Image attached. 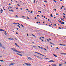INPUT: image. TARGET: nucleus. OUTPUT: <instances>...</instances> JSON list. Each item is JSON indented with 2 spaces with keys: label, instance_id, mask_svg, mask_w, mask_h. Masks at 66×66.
I'll list each match as a JSON object with an SVG mask.
<instances>
[{
  "label": "nucleus",
  "instance_id": "f8f14e48",
  "mask_svg": "<svg viewBox=\"0 0 66 66\" xmlns=\"http://www.w3.org/2000/svg\"><path fill=\"white\" fill-rule=\"evenodd\" d=\"M50 43L51 44H52V45H54V44L53 43H51V42H50Z\"/></svg>",
  "mask_w": 66,
  "mask_h": 66
},
{
  "label": "nucleus",
  "instance_id": "b1692460",
  "mask_svg": "<svg viewBox=\"0 0 66 66\" xmlns=\"http://www.w3.org/2000/svg\"><path fill=\"white\" fill-rule=\"evenodd\" d=\"M2 48H4V49H5V47H4V46H2Z\"/></svg>",
  "mask_w": 66,
  "mask_h": 66
},
{
  "label": "nucleus",
  "instance_id": "58836bf2",
  "mask_svg": "<svg viewBox=\"0 0 66 66\" xmlns=\"http://www.w3.org/2000/svg\"><path fill=\"white\" fill-rule=\"evenodd\" d=\"M30 13H33V11H31Z\"/></svg>",
  "mask_w": 66,
  "mask_h": 66
},
{
  "label": "nucleus",
  "instance_id": "c756f323",
  "mask_svg": "<svg viewBox=\"0 0 66 66\" xmlns=\"http://www.w3.org/2000/svg\"><path fill=\"white\" fill-rule=\"evenodd\" d=\"M11 12H14V10H11Z\"/></svg>",
  "mask_w": 66,
  "mask_h": 66
},
{
  "label": "nucleus",
  "instance_id": "a211bd4d",
  "mask_svg": "<svg viewBox=\"0 0 66 66\" xmlns=\"http://www.w3.org/2000/svg\"><path fill=\"white\" fill-rule=\"evenodd\" d=\"M17 26H18V27H19V28H20V26H19V25H17Z\"/></svg>",
  "mask_w": 66,
  "mask_h": 66
},
{
  "label": "nucleus",
  "instance_id": "052dcab7",
  "mask_svg": "<svg viewBox=\"0 0 66 66\" xmlns=\"http://www.w3.org/2000/svg\"><path fill=\"white\" fill-rule=\"evenodd\" d=\"M63 64H66V62H64L63 63Z\"/></svg>",
  "mask_w": 66,
  "mask_h": 66
},
{
  "label": "nucleus",
  "instance_id": "2eb2a0df",
  "mask_svg": "<svg viewBox=\"0 0 66 66\" xmlns=\"http://www.w3.org/2000/svg\"><path fill=\"white\" fill-rule=\"evenodd\" d=\"M14 49H15V48H11V49L12 50H14Z\"/></svg>",
  "mask_w": 66,
  "mask_h": 66
},
{
  "label": "nucleus",
  "instance_id": "aec40b11",
  "mask_svg": "<svg viewBox=\"0 0 66 66\" xmlns=\"http://www.w3.org/2000/svg\"><path fill=\"white\" fill-rule=\"evenodd\" d=\"M15 17H17V18H18V15H16L15 16Z\"/></svg>",
  "mask_w": 66,
  "mask_h": 66
},
{
  "label": "nucleus",
  "instance_id": "bf43d9fd",
  "mask_svg": "<svg viewBox=\"0 0 66 66\" xmlns=\"http://www.w3.org/2000/svg\"><path fill=\"white\" fill-rule=\"evenodd\" d=\"M60 19H61V20H62L63 19H62V18H60Z\"/></svg>",
  "mask_w": 66,
  "mask_h": 66
},
{
  "label": "nucleus",
  "instance_id": "680f3d73",
  "mask_svg": "<svg viewBox=\"0 0 66 66\" xmlns=\"http://www.w3.org/2000/svg\"><path fill=\"white\" fill-rule=\"evenodd\" d=\"M56 49H59V47H57L56 48Z\"/></svg>",
  "mask_w": 66,
  "mask_h": 66
},
{
  "label": "nucleus",
  "instance_id": "79ce46f5",
  "mask_svg": "<svg viewBox=\"0 0 66 66\" xmlns=\"http://www.w3.org/2000/svg\"><path fill=\"white\" fill-rule=\"evenodd\" d=\"M38 47H39V48H40V47L39 46H38Z\"/></svg>",
  "mask_w": 66,
  "mask_h": 66
},
{
  "label": "nucleus",
  "instance_id": "a878e982",
  "mask_svg": "<svg viewBox=\"0 0 66 66\" xmlns=\"http://www.w3.org/2000/svg\"><path fill=\"white\" fill-rule=\"evenodd\" d=\"M62 23L63 24H64L65 23L64 22H62Z\"/></svg>",
  "mask_w": 66,
  "mask_h": 66
},
{
  "label": "nucleus",
  "instance_id": "473e14b6",
  "mask_svg": "<svg viewBox=\"0 0 66 66\" xmlns=\"http://www.w3.org/2000/svg\"><path fill=\"white\" fill-rule=\"evenodd\" d=\"M58 21H59V22H61V21L59 20H58Z\"/></svg>",
  "mask_w": 66,
  "mask_h": 66
},
{
  "label": "nucleus",
  "instance_id": "c03bdc74",
  "mask_svg": "<svg viewBox=\"0 0 66 66\" xmlns=\"http://www.w3.org/2000/svg\"><path fill=\"white\" fill-rule=\"evenodd\" d=\"M63 54L66 55V53H63Z\"/></svg>",
  "mask_w": 66,
  "mask_h": 66
},
{
  "label": "nucleus",
  "instance_id": "69168bd1",
  "mask_svg": "<svg viewBox=\"0 0 66 66\" xmlns=\"http://www.w3.org/2000/svg\"><path fill=\"white\" fill-rule=\"evenodd\" d=\"M51 47H52L53 46L52 45H51Z\"/></svg>",
  "mask_w": 66,
  "mask_h": 66
},
{
  "label": "nucleus",
  "instance_id": "4c0bfd02",
  "mask_svg": "<svg viewBox=\"0 0 66 66\" xmlns=\"http://www.w3.org/2000/svg\"><path fill=\"white\" fill-rule=\"evenodd\" d=\"M42 38H43V39H44V37H42Z\"/></svg>",
  "mask_w": 66,
  "mask_h": 66
},
{
  "label": "nucleus",
  "instance_id": "0e129e2a",
  "mask_svg": "<svg viewBox=\"0 0 66 66\" xmlns=\"http://www.w3.org/2000/svg\"><path fill=\"white\" fill-rule=\"evenodd\" d=\"M18 24H19V25H20V24H19V23H18Z\"/></svg>",
  "mask_w": 66,
  "mask_h": 66
},
{
  "label": "nucleus",
  "instance_id": "e2e57ef3",
  "mask_svg": "<svg viewBox=\"0 0 66 66\" xmlns=\"http://www.w3.org/2000/svg\"><path fill=\"white\" fill-rule=\"evenodd\" d=\"M41 48L42 49H43V47H42Z\"/></svg>",
  "mask_w": 66,
  "mask_h": 66
},
{
  "label": "nucleus",
  "instance_id": "4d7b16f0",
  "mask_svg": "<svg viewBox=\"0 0 66 66\" xmlns=\"http://www.w3.org/2000/svg\"><path fill=\"white\" fill-rule=\"evenodd\" d=\"M22 17H23V18H24V16H22Z\"/></svg>",
  "mask_w": 66,
  "mask_h": 66
},
{
  "label": "nucleus",
  "instance_id": "49530a36",
  "mask_svg": "<svg viewBox=\"0 0 66 66\" xmlns=\"http://www.w3.org/2000/svg\"><path fill=\"white\" fill-rule=\"evenodd\" d=\"M3 8L4 9V10L5 11V9H4V7H3Z\"/></svg>",
  "mask_w": 66,
  "mask_h": 66
},
{
  "label": "nucleus",
  "instance_id": "4468645a",
  "mask_svg": "<svg viewBox=\"0 0 66 66\" xmlns=\"http://www.w3.org/2000/svg\"><path fill=\"white\" fill-rule=\"evenodd\" d=\"M53 55H54V56H55V57H57V56L54 54H53Z\"/></svg>",
  "mask_w": 66,
  "mask_h": 66
},
{
  "label": "nucleus",
  "instance_id": "8fccbe9b",
  "mask_svg": "<svg viewBox=\"0 0 66 66\" xmlns=\"http://www.w3.org/2000/svg\"><path fill=\"white\" fill-rule=\"evenodd\" d=\"M15 39L16 40H17V39H16V38H15Z\"/></svg>",
  "mask_w": 66,
  "mask_h": 66
},
{
  "label": "nucleus",
  "instance_id": "774afa93",
  "mask_svg": "<svg viewBox=\"0 0 66 66\" xmlns=\"http://www.w3.org/2000/svg\"><path fill=\"white\" fill-rule=\"evenodd\" d=\"M38 23V21L37 22V23Z\"/></svg>",
  "mask_w": 66,
  "mask_h": 66
},
{
  "label": "nucleus",
  "instance_id": "4be33fe9",
  "mask_svg": "<svg viewBox=\"0 0 66 66\" xmlns=\"http://www.w3.org/2000/svg\"><path fill=\"white\" fill-rule=\"evenodd\" d=\"M15 45H16V46H18V45H17V43H15Z\"/></svg>",
  "mask_w": 66,
  "mask_h": 66
},
{
  "label": "nucleus",
  "instance_id": "dca6fc26",
  "mask_svg": "<svg viewBox=\"0 0 66 66\" xmlns=\"http://www.w3.org/2000/svg\"><path fill=\"white\" fill-rule=\"evenodd\" d=\"M44 2H45V3H47V1H44Z\"/></svg>",
  "mask_w": 66,
  "mask_h": 66
},
{
  "label": "nucleus",
  "instance_id": "603ef678",
  "mask_svg": "<svg viewBox=\"0 0 66 66\" xmlns=\"http://www.w3.org/2000/svg\"><path fill=\"white\" fill-rule=\"evenodd\" d=\"M37 17H38V16H39V15H37Z\"/></svg>",
  "mask_w": 66,
  "mask_h": 66
},
{
  "label": "nucleus",
  "instance_id": "20e7f679",
  "mask_svg": "<svg viewBox=\"0 0 66 66\" xmlns=\"http://www.w3.org/2000/svg\"><path fill=\"white\" fill-rule=\"evenodd\" d=\"M49 62H55L53 60H50L49 61Z\"/></svg>",
  "mask_w": 66,
  "mask_h": 66
},
{
  "label": "nucleus",
  "instance_id": "e433bc0d",
  "mask_svg": "<svg viewBox=\"0 0 66 66\" xmlns=\"http://www.w3.org/2000/svg\"><path fill=\"white\" fill-rule=\"evenodd\" d=\"M53 1H54V2H56V1H55L54 0Z\"/></svg>",
  "mask_w": 66,
  "mask_h": 66
},
{
  "label": "nucleus",
  "instance_id": "39448f33",
  "mask_svg": "<svg viewBox=\"0 0 66 66\" xmlns=\"http://www.w3.org/2000/svg\"><path fill=\"white\" fill-rule=\"evenodd\" d=\"M13 51H15V52H17V51L16 50L15 48H14V50H13Z\"/></svg>",
  "mask_w": 66,
  "mask_h": 66
},
{
  "label": "nucleus",
  "instance_id": "09e8293b",
  "mask_svg": "<svg viewBox=\"0 0 66 66\" xmlns=\"http://www.w3.org/2000/svg\"><path fill=\"white\" fill-rule=\"evenodd\" d=\"M44 50H45L46 51H47V50H46V49L45 48H44Z\"/></svg>",
  "mask_w": 66,
  "mask_h": 66
},
{
  "label": "nucleus",
  "instance_id": "f03ea898",
  "mask_svg": "<svg viewBox=\"0 0 66 66\" xmlns=\"http://www.w3.org/2000/svg\"><path fill=\"white\" fill-rule=\"evenodd\" d=\"M15 64V63H11L10 65L9 66H11V65H14Z\"/></svg>",
  "mask_w": 66,
  "mask_h": 66
},
{
  "label": "nucleus",
  "instance_id": "a19ab883",
  "mask_svg": "<svg viewBox=\"0 0 66 66\" xmlns=\"http://www.w3.org/2000/svg\"><path fill=\"white\" fill-rule=\"evenodd\" d=\"M9 7L10 9H11L12 8V7L9 6Z\"/></svg>",
  "mask_w": 66,
  "mask_h": 66
},
{
  "label": "nucleus",
  "instance_id": "a18cd8bd",
  "mask_svg": "<svg viewBox=\"0 0 66 66\" xmlns=\"http://www.w3.org/2000/svg\"><path fill=\"white\" fill-rule=\"evenodd\" d=\"M49 40H51V39L50 38H49Z\"/></svg>",
  "mask_w": 66,
  "mask_h": 66
},
{
  "label": "nucleus",
  "instance_id": "338daca9",
  "mask_svg": "<svg viewBox=\"0 0 66 66\" xmlns=\"http://www.w3.org/2000/svg\"><path fill=\"white\" fill-rule=\"evenodd\" d=\"M64 10H66V9H65V8H64Z\"/></svg>",
  "mask_w": 66,
  "mask_h": 66
},
{
  "label": "nucleus",
  "instance_id": "5701e85b",
  "mask_svg": "<svg viewBox=\"0 0 66 66\" xmlns=\"http://www.w3.org/2000/svg\"><path fill=\"white\" fill-rule=\"evenodd\" d=\"M21 26L23 27V28H24V27L23 26L22 24H21Z\"/></svg>",
  "mask_w": 66,
  "mask_h": 66
},
{
  "label": "nucleus",
  "instance_id": "7ed1b4c3",
  "mask_svg": "<svg viewBox=\"0 0 66 66\" xmlns=\"http://www.w3.org/2000/svg\"><path fill=\"white\" fill-rule=\"evenodd\" d=\"M36 57H37V58H38V59H43V58L38 56H36Z\"/></svg>",
  "mask_w": 66,
  "mask_h": 66
},
{
  "label": "nucleus",
  "instance_id": "864d4df0",
  "mask_svg": "<svg viewBox=\"0 0 66 66\" xmlns=\"http://www.w3.org/2000/svg\"><path fill=\"white\" fill-rule=\"evenodd\" d=\"M20 10H22V8H20Z\"/></svg>",
  "mask_w": 66,
  "mask_h": 66
},
{
  "label": "nucleus",
  "instance_id": "1a4fd4ad",
  "mask_svg": "<svg viewBox=\"0 0 66 66\" xmlns=\"http://www.w3.org/2000/svg\"><path fill=\"white\" fill-rule=\"evenodd\" d=\"M27 58L28 59H29V60H32V58H31L30 57H28Z\"/></svg>",
  "mask_w": 66,
  "mask_h": 66
},
{
  "label": "nucleus",
  "instance_id": "37998d69",
  "mask_svg": "<svg viewBox=\"0 0 66 66\" xmlns=\"http://www.w3.org/2000/svg\"><path fill=\"white\" fill-rule=\"evenodd\" d=\"M40 54V55H42V54Z\"/></svg>",
  "mask_w": 66,
  "mask_h": 66
},
{
  "label": "nucleus",
  "instance_id": "c85d7f7f",
  "mask_svg": "<svg viewBox=\"0 0 66 66\" xmlns=\"http://www.w3.org/2000/svg\"><path fill=\"white\" fill-rule=\"evenodd\" d=\"M35 0H34V3H35Z\"/></svg>",
  "mask_w": 66,
  "mask_h": 66
},
{
  "label": "nucleus",
  "instance_id": "bb28decb",
  "mask_svg": "<svg viewBox=\"0 0 66 66\" xmlns=\"http://www.w3.org/2000/svg\"><path fill=\"white\" fill-rule=\"evenodd\" d=\"M17 5H18V6H20V5H19V4H18Z\"/></svg>",
  "mask_w": 66,
  "mask_h": 66
},
{
  "label": "nucleus",
  "instance_id": "c9c22d12",
  "mask_svg": "<svg viewBox=\"0 0 66 66\" xmlns=\"http://www.w3.org/2000/svg\"><path fill=\"white\" fill-rule=\"evenodd\" d=\"M63 17H64V18H66V17H65V16H63Z\"/></svg>",
  "mask_w": 66,
  "mask_h": 66
},
{
  "label": "nucleus",
  "instance_id": "ea45409f",
  "mask_svg": "<svg viewBox=\"0 0 66 66\" xmlns=\"http://www.w3.org/2000/svg\"><path fill=\"white\" fill-rule=\"evenodd\" d=\"M35 19H36V17H35Z\"/></svg>",
  "mask_w": 66,
  "mask_h": 66
},
{
  "label": "nucleus",
  "instance_id": "6e6d98bb",
  "mask_svg": "<svg viewBox=\"0 0 66 66\" xmlns=\"http://www.w3.org/2000/svg\"><path fill=\"white\" fill-rule=\"evenodd\" d=\"M41 40H42V42H44V40H43V39H41Z\"/></svg>",
  "mask_w": 66,
  "mask_h": 66
},
{
  "label": "nucleus",
  "instance_id": "f3484780",
  "mask_svg": "<svg viewBox=\"0 0 66 66\" xmlns=\"http://www.w3.org/2000/svg\"><path fill=\"white\" fill-rule=\"evenodd\" d=\"M17 52H18V53H21V52H20L18 51H17Z\"/></svg>",
  "mask_w": 66,
  "mask_h": 66
},
{
  "label": "nucleus",
  "instance_id": "9d476101",
  "mask_svg": "<svg viewBox=\"0 0 66 66\" xmlns=\"http://www.w3.org/2000/svg\"><path fill=\"white\" fill-rule=\"evenodd\" d=\"M0 31H4V30L0 29Z\"/></svg>",
  "mask_w": 66,
  "mask_h": 66
},
{
  "label": "nucleus",
  "instance_id": "0eeeda50",
  "mask_svg": "<svg viewBox=\"0 0 66 66\" xmlns=\"http://www.w3.org/2000/svg\"><path fill=\"white\" fill-rule=\"evenodd\" d=\"M63 63H61V64H59V66H61L63 65Z\"/></svg>",
  "mask_w": 66,
  "mask_h": 66
},
{
  "label": "nucleus",
  "instance_id": "423d86ee",
  "mask_svg": "<svg viewBox=\"0 0 66 66\" xmlns=\"http://www.w3.org/2000/svg\"><path fill=\"white\" fill-rule=\"evenodd\" d=\"M4 34L5 35H6L7 34V33H6V31H4Z\"/></svg>",
  "mask_w": 66,
  "mask_h": 66
},
{
  "label": "nucleus",
  "instance_id": "393cba45",
  "mask_svg": "<svg viewBox=\"0 0 66 66\" xmlns=\"http://www.w3.org/2000/svg\"><path fill=\"white\" fill-rule=\"evenodd\" d=\"M51 17H53V15H52V14H51Z\"/></svg>",
  "mask_w": 66,
  "mask_h": 66
},
{
  "label": "nucleus",
  "instance_id": "2f4dec72",
  "mask_svg": "<svg viewBox=\"0 0 66 66\" xmlns=\"http://www.w3.org/2000/svg\"><path fill=\"white\" fill-rule=\"evenodd\" d=\"M59 45H60V46H63V44H60Z\"/></svg>",
  "mask_w": 66,
  "mask_h": 66
},
{
  "label": "nucleus",
  "instance_id": "cd10ccee",
  "mask_svg": "<svg viewBox=\"0 0 66 66\" xmlns=\"http://www.w3.org/2000/svg\"><path fill=\"white\" fill-rule=\"evenodd\" d=\"M47 40L48 42H49V40L48 39H47Z\"/></svg>",
  "mask_w": 66,
  "mask_h": 66
},
{
  "label": "nucleus",
  "instance_id": "f704fd0d",
  "mask_svg": "<svg viewBox=\"0 0 66 66\" xmlns=\"http://www.w3.org/2000/svg\"><path fill=\"white\" fill-rule=\"evenodd\" d=\"M1 12H3V10H2V9H1Z\"/></svg>",
  "mask_w": 66,
  "mask_h": 66
},
{
  "label": "nucleus",
  "instance_id": "ddd939ff",
  "mask_svg": "<svg viewBox=\"0 0 66 66\" xmlns=\"http://www.w3.org/2000/svg\"><path fill=\"white\" fill-rule=\"evenodd\" d=\"M12 38H8V39L9 40H12Z\"/></svg>",
  "mask_w": 66,
  "mask_h": 66
},
{
  "label": "nucleus",
  "instance_id": "72a5a7b5",
  "mask_svg": "<svg viewBox=\"0 0 66 66\" xmlns=\"http://www.w3.org/2000/svg\"><path fill=\"white\" fill-rule=\"evenodd\" d=\"M11 40H14V39L13 38H12Z\"/></svg>",
  "mask_w": 66,
  "mask_h": 66
},
{
  "label": "nucleus",
  "instance_id": "13d9d810",
  "mask_svg": "<svg viewBox=\"0 0 66 66\" xmlns=\"http://www.w3.org/2000/svg\"><path fill=\"white\" fill-rule=\"evenodd\" d=\"M54 10H55V11H56V9H54Z\"/></svg>",
  "mask_w": 66,
  "mask_h": 66
},
{
  "label": "nucleus",
  "instance_id": "6e6552de",
  "mask_svg": "<svg viewBox=\"0 0 66 66\" xmlns=\"http://www.w3.org/2000/svg\"><path fill=\"white\" fill-rule=\"evenodd\" d=\"M17 54H18V55H20V56H22V55L21 54H18V53H16Z\"/></svg>",
  "mask_w": 66,
  "mask_h": 66
},
{
  "label": "nucleus",
  "instance_id": "412c9836",
  "mask_svg": "<svg viewBox=\"0 0 66 66\" xmlns=\"http://www.w3.org/2000/svg\"><path fill=\"white\" fill-rule=\"evenodd\" d=\"M38 12H39L40 13H42V12H41L40 11H38Z\"/></svg>",
  "mask_w": 66,
  "mask_h": 66
},
{
  "label": "nucleus",
  "instance_id": "6ab92c4d",
  "mask_svg": "<svg viewBox=\"0 0 66 66\" xmlns=\"http://www.w3.org/2000/svg\"><path fill=\"white\" fill-rule=\"evenodd\" d=\"M0 61H1V62H4V61L2 60H0Z\"/></svg>",
  "mask_w": 66,
  "mask_h": 66
},
{
  "label": "nucleus",
  "instance_id": "9b49d317",
  "mask_svg": "<svg viewBox=\"0 0 66 66\" xmlns=\"http://www.w3.org/2000/svg\"><path fill=\"white\" fill-rule=\"evenodd\" d=\"M52 65L53 66H56V64H53Z\"/></svg>",
  "mask_w": 66,
  "mask_h": 66
},
{
  "label": "nucleus",
  "instance_id": "5fc2aeb1",
  "mask_svg": "<svg viewBox=\"0 0 66 66\" xmlns=\"http://www.w3.org/2000/svg\"><path fill=\"white\" fill-rule=\"evenodd\" d=\"M27 35L28 36H29V35H28V34H27Z\"/></svg>",
  "mask_w": 66,
  "mask_h": 66
},
{
  "label": "nucleus",
  "instance_id": "7c9ffc66",
  "mask_svg": "<svg viewBox=\"0 0 66 66\" xmlns=\"http://www.w3.org/2000/svg\"><path fill=\"white\" fill-rule=\"evenodd\" d=\"M32 36H34V37H35V36L33 34H32Z\"/></svg>",
  "mask_w": 66,
  "mask_h": 66
},
{
  "label": "nucleus",
  "instance_id": "f257e3e1",
  "mask_svg": "<svg viewBox=\"0 0 66 66\" xmlns=\"http://www.w3.org/2000/svg\"><path fill=\"white\" fill-rule=\"evenodd\" d=\"M24 64L27 65V66H31V64H30L27 63H24Z\"/></svg>",
  "mask_w": 66,
  "mask_h": 66
},
{
  "label": "nucleus",
  "instance_id": "3c124183",
  "mask_svg": "<svg viewBox=\"0 0 66 66\" xmlns=\"http://www.w3.org/2000/svg\"><path fill=\"white\" fill-rule=\"evenodd\" d=\"M16 34H18V32H16Z\"/></svg>",
  "mask_w": 66,
  "mask_h": 66
},
{
  "label": "nucleus",
  "instance_id": "de8ad7c7",
  "mask_svg": "<svg viewBox=\"0 0 66 66\" xmlns=\"http://www.w3.org/2000/svg\"><path fill=\"white\" fill-rule=\"evenodd\" d=\"M13 24H15V22H14L13 23Z\"/></svg>",
  "mask_w": 66,
  "mask_h": 66
}]
</instances>
